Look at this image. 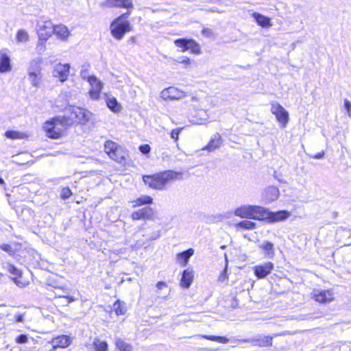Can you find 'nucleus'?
Returning a JSON list of instances; mask_svg holds the SVG:
<instances>
[{
	"label": "nucleus",
	"mask_w": 351,
	"mask_h": 351,
	"mask_svg": "<svg viewBox=\"0 0 351 351\" xmlns=\"http://www.w3.org/2000/svg\"><path fill=\"white\" fill-rule=\"evenodd\" d=\"M182 172L174 171H165L154 176H144V183L154 189H163L165 185L171 181L182 179Z\"/></svg>",
	"instance_id": "f257e3e1"
},
{
	"label": "nucleus",
	"mask_w": 351,
	"mask_h": 351,
	"mask_svg": "<svg viewBox=\"0 0 351 351\" xmlns=\"http://www.w3.org/2000/svg\"><path fill=\"white\" fill-rule=\"evenodd\" d=\"M67 119L64 117H57L45 121L43 130L47 137L53 139L61 138L67 128Z\"/></svg>",
	"instance_id": "f03ea898"
},
{
	"label": "nucleus",
	"mask_w": 351,
	"mask_h": 351,
	"mask_svg": "<svg viewBox=\"0 0 351 351\" xmlns=\"http://www.w3.org/2000/svg\"><path fill=\"white\" fill-rule=\"evenodd\" d=\"M129 15V12L124 13L111 23L110 33L115 39H122L125 34L132 30V26L127 19Z\"/></svg>",
	"instance_id": "7ed1b4c3"
},
{
	"label": "nucleus",
	"mask_w": 351,
	"mask_h": 351,
	"mask_svg": "<svg viewBox=\"0 0 351 351\" xmlns=\"http://www.w3.org/2000/svg\"><path fill=\"white\" fill-rule=\"evenodd\" d=\"M265 208L261 206L243 204L236 208L234 215L241 218L263 220Z\"/></svg>",
	"instance_id": "20e7f679"
},
{
	"label": "nucleus",
	"mask_w": 351,
	"mask_h": 351,
	"mask_svg": "<svg viewBox=\"0 0 351 351\" xmlns=\"http://www.w3.org/2000/svg\"><path fill=\"white\" fill-rule=\"evenodd\" d=\"M80 76L82 80L88 82L90 88L88 91V98L91 100L98 101L101 98V93L104 88V83L94 75H89L82 71Z\"/></svg>",
	"instance_id": "39448f33"
},
{
	"label": "nucleus",
	"mask_w": 351,
	"mask_h": 351,
	"mask_svg": "<svg viewBox=\"0 0 351 351\" xmlns=\"http://www.w3.org/2000/svg\"><path fill=\"white\" fill-rule=\"evenodd\" d=\"M104 152L108 156L119 163H124L128 157V151L112 141H107L104 144Z\"/></svg>",
	"instance_id": "423d86ee"
},
{
	"label": "nucleus",
	"mask_w": 351,
	"mask_h": 351,
	"mask_svg": "<svg viewBox=\"0 0 351 351\" xmlns=\"http://www.w3.org/2000/svg\"><path fill=\"white\" fill-rule=\"evenodd\" d=\"M41 60H32L27 68V79L34 88H39L42 83L43 73Z\"/></svg>",
	"instance_id": "0eeeda50"
},
{
	"label": "nucleus",
	"mask_w": 351,
	"mask_h": 351,
	"mask_svg": "<svg viewBox=\"0 0 351 351\" xmlns=\"http://www.w3.org/2000/svg\"><path fill=\"white\" fill-rule=\"evenodd\" d=\"M271 113L275 117L276 120L282 128H285L289 121V112L278 101L270 102Z\"/></svg>",
	"instance_id": "6e6552de"
},
{
	"label": "nucleus",
	"mask_w": 351,
	"mask_h": 351,
	"mask_svg": "<svg viewBox=\"0 0 351 351\" xmlns=\"http://www.w3.org/2000/svg\"><path fill=\"white\" fill-rule=\"evenodd\" d=\"M176 47L180 49L181 52L189 51L191 53L199 55L202 53L199 43L193 39L179 38L174 40Z\"/></svg>",
	"instance_id": "1a4fd4ad"
},
{
	"label": "nucleus",
	"mask_w": 351,
	"mask_h": 351,
	"mask_svg": "<svg viewBox=\"0 0 351 351\" xmlns=\"http://www.w3.org/2000/svg\"><path fill=\"white\" fill-rule=\"evenodd\" d=\"M54 32V25L50 21L38 20L36 23V32L38 38L48 40Z\"/></svg>",
	"instance_id": "9d476101"
},
{
	"label": "nucleus",
	"mask_w": 351,
	"mask_h": 351,
	"mask_svg": "<svg viewBox=\"0 0 351 351\" xmlns=\"http://www.w3.org/2000/svg\"><path fill=\"white\" fill-rule=\"evenodd\" d=\"M69 110L73 119L80 124L86 123L93 115L88 110L77 106H71Z\"/></svg>",
	"instance_id": "9b49d317"
},
{
	"label": "nucleus",
	"mask_w": 351,
	"mask_h": 351,
	"mask_svg": "<svg viewBox=\"0 0 351 351\" xmlns=\"http://www.w3.org/2000/svg\"><path fill=\"white\" fill-rule=\"evenodd\" d=\"M311 297L316 302L322 304L331 302L335 300V293L332 289H313L311 292Z\"/></svg>",
	"instance_id": "f8f14e48"
},
{
	"label": "nucleus",
	"mask_w": 351,
	"mask_h": 351,
	"mask_svg": "<svg viewBox=\"0 0 351 351\" xmlns=\"http://www.w3.org/2000/svg\"><path fill=\"white\" fill-rule=\"evenodd\" d=\"M291 216V213L287 210H280L277 212H271L265 208V213L263 216V219H267L269 222H278L286 220Z\"/></svg>",
	"instance_id": "ddd939ff"
},
{
	"label": "nucleus",
	"mask_w": 351,
	"mask_h": 351,
	"mask_svg": "<svg viewBox=\"0 0 351 351\" xmlns=\"http://www.w3.org/2000/svg\"><path fill=\"white\" fill-rule=\"evenodd\" d=\"M185 95L184 91L174 86L165 88L160 93V97L164 100H178L184 98Z\"/></svg>",
	"instance_id": "4468645a"
},
{
	"label": "nucleus",
	"mask_w": 351,
	"mask_h": 351,
	"mask_svg": "<svg viewBox=\"0 0 351 351\" xmlns=\"http://www.w3.org/2000/svg\"><path fill=\"white\" fill-rule=\"evenodd\" d=\"M254 275L262 279L269 276L274 269V265L271 262H265L261 265H255L253 268Z\"/></svg>",
	"instance_id": "2eb2a0df"
},
{
	"label": "nucleus",
	"mask_w": 351,
	"mask_h": 351,
	"mask_svg": "<svg viewBox=\"0 0 351 351\" xmlns=\"http://www.w3.org/2000/svg\"><path fill=\"white\" fill-rule=\"evenodd\" d=\"M70 71L69 64L58 63L55 65L53 70V76L58 78L61 82L66 81Z\"/></svg>",
	"instance_id": "dca6fc26"
},
{
	"label": "nucleus",
	"mask_w": 351,
	"mask_h": 351,
	"mask_svg": "<svg viewBox=\"0 0 351 351\" xmlns=\"http://www.w3.org/2000/svg\"><path fill=\"white\" fill-rule=\"evenodd\" d=\"M100 7L103 8H120L127 9L133 8L132 0H103L100 3Z\"/></svg>",
	"instance_id": "f3484780"
},
{
	"label": "nucleus",
	"mask_w": 351,
	"mask_h": 351,
	"mask_svg": "<svg viewBox=\"0 0 351 351\" xmlns=\"http://www.w3.org/2000/svg\"><path fill=\"white\" fill-rule=\"evenodd\" d=\"M195 277V271L193 268L188 267L184 269L181 276L180 286L184 289H189L192 285Z\"/></svg>",
	"instance_id": "a211bd4d"
},
{
	"label": "nucleus",
	"mask_w": 351,
	"mask_h": 351,
	"mask_svg": "<svg viewBox=\"0 0 351 351\" xmlns=\"http://www.w3.org/2000/svg\"><path fill=\"white\" fill-rule=\"evenodd\" d=\"M154 217V210L150 207H145L132 213L134 220H152Z\"/></svg>",
	"instance_id": "6ab92c4d"
},
{
	"label": "nucleus",
	"mask_w": 351,
	"mask_h": 351,
	"mask_svg": "<svg viewBox=\"0 0 351 351\" xmlns=\"http://www.w3.org/2000/svg\"><path fill=\"white\" fill-rule=\"evenodd\" d=\"M72 338L68 335H59L51 339L50 341L53 349L68 347L72 343Z\"/></svg>",
	"instance_id": "aec40b11"
},
{
	"label": "nucleus",
	"mask_w": 351,
	"mask_h": 351,
	"mask_svg": "<svg viewBox=\"0 0 351 351\" xmlns=\"http://www.w3.org/2000/svg\"><path fill=\"white\" fill-rule=\"evenodd\" d=\"M258 248L262 250L263 254L266 258H273L275 256L274 244L269 241H263L258 245Z\"/></svg>",
	"instance_id": "412c9836"
},
{
	"label": "nucleus",
	"mask_w": 351,
	"mask_h": 351,
	"mask_svg": "<svg viewBox=\"0 0 351 351\" xmlns=\"http://www.w3.org/2000/svg\"><path fill=\"white\" fill-rule=\"evenodd\" d=\"M11 70L10 59L7 50L0 51V72L5 73Z\"/></svg>",
	"instance_id": "4be33fe9"
},
{
	"label": "nucleus",
	"mask_w": 351,
	"mask_h": 351,
	"mask_svg": "<svg viewBox=\"0 0 351 351\" xmlns=\"http://www.w3.org/2000/svg\"><path fill=\"white\" fill-rule=\"evenodd\" d=\"M279 190L277 187L271 186L267 187L263 193V199L266 203H270L279 197Z\"/></svg>",
	"instance_id": "5701e85b"
},
{
	"label": "nucleus",
	"mask_w": 351,
	"mask_h": 351,
	"mask_svg": "<svg viewBox=\"0 0 351 351\" xmlns=\"http://www.w3.org/2000/svg\"><path fill=\"white\" fill-rule=\"evenodd\" d=\"M194 254V250L189 248L186 251L176 254V259L178 264L182 267H185L189 263V258Z\"/></svg>",
	"instance_id": "b1692460"
},
{
	"label": "nucleus",
	"mask_w": 351,
	"mask_h": 351,
	"mask_svg": "<svg viewBox=\"0 0 351 351\" xmlns=\"http://www.w3.org/2000/svg\"><path fill=\"white\" fill-rule=\"evenodd\" d=\"M105 99L108 108L112 112L114 113H118L121 112V110H122V106L121 104H119L117 101V99L114 97L106 94Z\"/></svg>",
	"instance_id": "393cba45"
},
{
	"label": "nucleus",
	"mask_w": 351,
	"mask_h": 351,
	"mask_svg": "<svg viewBox=\"0 0 351 351\" xmlns=\"http://www.w3.org/2000/svg\"><path fill=\"white\" fill-rule=\"evenodd\" d=\"M209 115L207 110L201 109L193 116L191 122L195 125H202L208 121Z\"/></svg>",
	"instance_id": "a878e982"
},
{
	"label": "nucleus",
	"mask_w": 351,
	"mask_h": 351,
	"mask_svg": "<svg viewBox=\"0 0 351 351\" xmlns=\"http://www.w3.org/2000/svg\"><path fill=\"white\" fill-rule=\"evenodd\" d=\"M53 34L58 39L62 40H66L70 36V32L68 28L63 25H54Z\"/></svg>",
	"instance_id": "bb28decb"
},
{
	"label": "nucleus",
	"mask_w": 351,
	"mask_h": 351,
	"mask_svg": "<svg viewBox=\"0 0 351 351\" xmlns=\"http://www.w3.org/2000/svg\"><path fill=\"white\" fill-rule=\"evenodd\" d=\"M221 138L219 134H216L210 139L208 145L202 148V150L213 151L220 147Z\"/></svg>",
	"instance_id": "cd10ccee"
},
{
	"label": "nucleus",
	"mask_w": 351,
	"mask_h": 351,
	"mask_svg": "<svg viewBox=\"0 0 351 351\" xmlns=\"http://www.w3.org/2000/svg\"><path fill=\"white\" fill-rule=\"evenodd\" d=\"M253 17L255 19L256 23L263 27H270L272 25L271 20L267 16L262 15L258 13H254Z\"/></svg>",
	"instance_id": "c85d7f7f"
},
{
	"label": "nucleus",
	"mask_w": 351,
	"mask_h": 351,
	"mask_svg": "<svg viewBox=\"0 0 351 351\" xmlns=\"http://www.w3.org/2000/svg\"><path fill=\"white\" fill-rule=\"evenodd\" d=\"M114 344L116 348L118 349L119 351L134 350L133 346L130 343L125 341L124 340L119 337L115 339Z\"/></svg>",
	"instance_id": "c756f323"
},
{
	"label": "nucleus",
	"mask_w": 351,
	"mask_h": 351,
	"mask_svg": "<svg viewBox=\"0 0 351 351\" xmlns=\"http://www.w3.org/2000/svg\"><path fill=\"white\" fill-rule=\"evenodd\" d=\"M93 347L95 351H108V344L106 341L99 338H95L93 341Z\"/></svg>",
	"instance_id": "7c9ffc66"
},
{
	"label": "nucleus",
	"mask_w": 351,
	"mask_h": 351,
	"mask_svg": "<svg viewBox=\"0 0 351 351\" xmlns=\"http://www.w3.org/2000/svg\"><path fill=\"white\" fill-rule=\"evenodd\" d=\"M234 226L237 230H250L255 229L256 224L253 221L245 220L236 223Z\"/></svg>",
	"instance_id": "2f4dec72"
},
{
	"label": "nucleus",
	"mask_w": 351,
	"mask_h": 351,
	"mask_svg": "<svg viewBox=\"0 0 351 351\" xmlns=\"http://www.w3.org/2000/svg\"><path fill=\"white\" fill-rule=\"evenodd\" d=\"M153 202V199L148 195H142L140 197L137 198L136 200L133 201L132 205L133 207L141 206L145 204H151Z\"/></svg>",
	"instance_id": "473e14b6"
},
{
	"label": "nucleus",
	"mask_w": 351,
	"mask_h": 351,
	"mask_svg": "<svg viewBox=\"0 0 351 351\" xmlns=\"http://www.w3.org/2000/svg\"><path fill=\"white\" fill-rule=\"evenodd\" d=\"M16 40L18 43L28 42L29 40L28 32L23 29H19L16 34Z\"/></svg>",
	"instance_id": "72a5a7b5"
},
{
	"label": "nucleus",
	"mask_w": 351,
	"mask_h": 351,
	"mask_svg": "<svg viewBox=\"0 0 351 351\" xmlns=\"http://www.w3.org/2000/svg\"><path fill=\"white\" fill-rule=\"evenodd\" d=\"M113 308L117 315H124L126 312L125 303L119 300L114 303Z\"/></svg>",
	"instance_id": "f704fd0d"
},
{
	"label": "nucleus",
	"mask_w": 351,
	"mask_h": 351,
	"mask_svg": "<svg viewBox=\"0 0 351 351\" xmlns=\"http://www.w3.org/2000/svg\"><path fill=\"white\" fill-rule=\"evenodd\" d=\"M199 337L206 339H208V340L217 341V342H219L221 343H227L229 342V339L225 337L215 336V335H199Z\"/></svg>",
	"instance_id": "c9c22d12"
},
{
	"label": "nucleus",
	"mask_w": 351,
	"mask_h": 351,
	"mask_svg": "<svg viewBox=\"0 0 351 351\" xmlns=\"http://www.w3.org/2000/svg\"><path fill=\"white\" fill-rule=\"evenodd\" d=\"M272 337L271 336H264L255 340L256 345L263 347L270 346L272 345Z\"/></svg>",
	"instance_id": "e433bc0d"
},
{
	"label": "nucleus",
	"mask_w": 351,
	"mask_h": 351,
	"mask_svg": "<svg viewBox=\"0 0 351 351\" xmlns=\"http://www.w3.org/2000/svg\"><path fill=\"white\" fill-rule=\"evenodd\" d=\"M5 135L7 138L11 139L23 138L26 136L25 134L16 131H8Z\"/></svg>",
	"instance_id": "4c0bfd02"
},
{
	"label": "nucleus",
	"mask_w": 351,
	"mask_h": 351,
	"mask_svg": "<svg viewBox=\"0 0 351 351\" xmlns=\"http://www.w3.org/2000/svg\"><path fill=\"white\" fill-rule=\"evenodd\" d=\"M48 40H43V38H38L36 49L38 53H42L46 51V42Z\"/></svg>",
	"instance_id": "58836bf2"
},
{
	"label": "nucleus",
	"mask_w": 351,
	"mask_h": 351,
	"mask_svg": "<svg viewBox=\"0 0 351 351\" xmlns=\"http://www.w3.org/2000/svg\"><path fill=\"white\" fill-rule=\"evenodd\" d=\"M12 279L15 284L21 288L25 287L29 284V281L23 279L22 276L21 278L19 276L12 277Z\"/></svg>",
	"instance_id": "ea45409f"
},
{
	"label": "nucleus",
	"mask_w": 351,
	"mask_h": 351,
	"mask_svg": "<svg viewBox=\"0 0 351 351\" xmlns=\"http://www.w3.org/2000/svg\"><path fill=\"white\" fill-rule=\"evenodd\" d=\"M8 271L12 275H13V277H17V276H19L20 278L21 277V273H22L21 271H20L19 269H17L14 266L10 265L8 267Z\"/></svg>",
	"instance_id": "a19ab883"
},
{
	"label": "nucleus",
	"mask_w": 351,
	"mask_h": 351,
	"mask_svg": "<svg viewBox=\"0 0 351 351\" xmlns=\"http://www.w3.org/2000/svg\"><path fill=\"white\" fill-rule=\"evenodd\" d=\"M167 287V284L164 281H159L156 285V293L158 295L160 294V291Z\"/></svg>",
	"instance_id": "79ce46f5"
},
{
	"label": "nucleus",
	"mask_w": 351,
	"mask_h": 351,
	"mask_svg": "<svg viewBox=\"0 0 351 351\" xmlns=\"http://www.w3.org/2000/svg\"><path fill=\"white\" fill-rule=\"evenodd\" d=\"M140 152L143 154H147L151 151V147L148 144H143L139 147Z\"/></svg>",
	"instance_id": "37998d69"
},
{
	"label": "nucleus",
	"mask_w": 351,
	"mask_h": 351,
	"mask_svg": "<svg viewBox=\"0 0 351 351\" xmlns=\"http://www.w3.org/2000/svg\"><path fill=\"white\" fill-rule=\"evenodd\" d=\"M178 62L182 64L186 67L191 64V60L187 56H182L180 58Z\"/></svg>",
	"instance_id": "c03bdc74"
},
{
	"label": "nucleus",
	"mask_w": 351,
	"mask_h": 351,
	"mask_svg": "<svg viewBox=\"0 0 351 351\" xmlns=\"http://www.w3.org/2000/svg\"><path fill=\"white\" fill-rule=\"evenodd\" d=\"M344 108L349 117L351 118V102L348 99H344Z\"/></svg>",
	"instance_id": "a18cd8bd"
},
{
	"label": "nucleus",
	"mask_w": 351,
	"mask_h": 351,
	"mask_svg": "<svg viewBox=\"0 0 351 351\" xmlns=\"http://www.w3.org/2000/svg\"><path fill=\"white\" fill-rule=\"evenodd\" d=\"M182 130V128H176L173 129L171 132V137L177 141L179 138L180 133Z\"/></svg>",
	"instance_id": "49530a36"
},
{
	"label": "nucleus",
	"mask_w": 351,
	"mask_h": 351,
	"mask_svg": "<svg viewBox=\"0 0 351 351\" xmlns=\"http://www.w3.org/2000/svg\"><path fill=\"white\" fill-rule=\"evenodd\" d=\"M71 194V191L69 188H64L61 192V197L62 199H67Z\"/></svg>",
	"instance_id": "de8ad7c7"
},
{
	"label": "nucleus",
	"mask_w": 351,
	"mask_h": 351,
	"mask_svg": "<svg viewBox=\"0 0 351 351\" xmlns=\"http://www.w3.org/2000/svg\"><path fill=\"white\" fill-rule=\"evenodd\" d=\"M28 341V337L25 335H21L16 338L17 343H26Z\"/></svg>",
	"instance_id": "09e8293b"
},
{
	"label": "nucleus",
	"mask_w": 351,
	"mask_h": 351,
	"mask_svg": "<svg viewBox=\"0 0 351 351\" xmlns=\"http://www.w3.org/2000/svg\"><path fill=\"white\" fill-rule=\"evenodd\" d=\"M1 249L3 250V251H5L8 253H12L13 252V250H12V247L8 245V244H2L0 246Z\"/></svg>",
	"instance_id": "8fccbe9b"
},
{
	"label": "nucleus",
	"mask_w": 351,
	"mask_h": 351,
	"mask_svg": "<svg viewBox=\"0 0 351 351\" xmlns=\"http://www.w3.org/2000/svg\"><path fill=\"white\" fill-rule=\"evenodd\" d=\"M227 279H228V276H227V274H226V270L224 269L223 271L222 274L219 276V280L221 281V282H224V281L227 280Z\"/></svg>",
	"instance_id": "3c124183"
},
{
	"label": "nucleus",
	"mask_w": 351,
	"mask_h": 351,
	"mask_svg": "<svg viewBox=\"0 0 351 351\" xmlns=\"http://www.w3.org/2000/svg\"><path fill=\"white\" fill-rule=\"evenodd\" d=\"M16 322H23V315H16Z\"/></svg>",
	"instance_id": "603ef678"
},
{
	"label": "nucleus",
	"mask_w": 351,
	"mask_h": 351,
	"mask_svg": "<svg viewBox=\"0 0 351 351\" xmlns=\"http://www.w3.org/2000/svg\"><path fill=\"white\" fill-rule=\"evenodd\" d=\"M323 155H324V154H323V153H322H322H319V154H317V155H315V156H314V158H317V159H319V158H322Z\"/></svg>",
	"instance_id": "864d4df0"
},
{
	"label": "nucleus",
	"mask_w": 351,
	"mask_h": 351,
	"mask_svg": "<svg viewBox=\"0 0 351 351\" xmlns=\"http://www.w3.org/2000/svg\"><path fill=\"white\" fill-rule=\"evenodd\" d=\"M191 101H192V102H198L199 101V98L195 97V96H193L191 98Z\"/></svg>",
	"instance_id": "5fc2aeb1"
},
{
	"label": "nucleus",
	"mask_w": 351,
	"mask_h": 351,
	"mask_svg": "<svg viewBox=\"0 0 351 351\" xmlns=\"http://www.w3.org/2000/svg\"><path fill=\"white\" fill-rule=\"evenodd\" d=\"M15 158H16V160H15V162H18V163H19V164H21V163L19 162V156H16Z\"/></svg>",
	"instance_id": "6e6d98bb"
},
{
	"label": "nucleus",
	"mask_w": 351,
	"mask_h": 351,
	"mask_svg": "<svg viewBox=\"0 0 351 351\" xmlns=\"http://www.w3.org/2000/svg\"><path fill=\"white\" fill-rule=\"evenodd\" d=\"M0 184H5V182L2 178H0Z\"/></svg>",
	"instance_id": "4d7b16f0"
},
{
	"label": "nucleus",
	"mask_w": 351,
	"mask_h": 351,
	"mask_svg": "<svg viewBox=\"0 0 351 351\" xmlns=\"http://www.w3.org/2000/svg\"><path fill=\"white\" fill-rule=\"evenodd\" d=\"M67 298L69 300V301H74L75 299L72 297H67Z\"/></svg>",
	"instance_id": "13d9d810"
}]
</instances>
